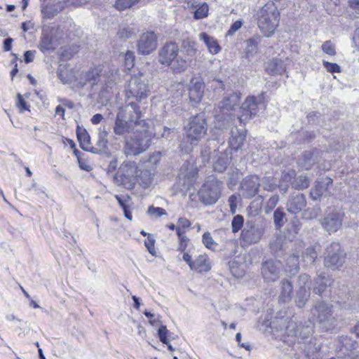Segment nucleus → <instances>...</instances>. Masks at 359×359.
Segmentation results:
<instances>
[{
	"label": "nucleus",
	"mask_w": 359,
	"mask_h": 359,
	"mask_svg": "<svg viewBox=\"0 0 359 359\" xmlns=\"http://www.w3.org/2000/svg\"><path fill=\"white\" fill-rule=\"evenodd\" d=\"M142 112L136 102H130L119 108L114 126L116 135H123L133 131V136L126 141L124 153L126 156H137L146 151L151 144L155 133L150 130L147 120L142 118Z\"/></svg>",
	"instance_id": "obj_1"
},
{
	"label": "nucleus",
	"mask_w": 359,
	"mask_h": 359,
	"mask_svg": "<svg viewBox=\"0 0 359 359\" xmlns=\"http://www.w3.org/2000/svg\"><path fill=\"white\" fill-rule=\"evenodd\" d=\"M158 62L169 68L174 74H182L187 70L191 59L180 55L178 44L175 41H167L160 48L158 53Z\"/></svg>",
	"instance_id": "obj_2"
},
{
	"label": "nucleus",
	"mask_w": 359,
	"mask_h": 359,
	"mask_svg": "<svg viewBox=\"0 0 359 359\" xmlns=\"http://www.w3.org/2000/svg\"><path fill=\"white\" fill-rule=\"evenodd\" d=\"M142 171L134 161H124L114 175V182L128 190L133 189L140 182Z\"/></svg>",
	"instance_id": "obj_3"
},
{
	"label": "nucleus",
	"mask_w": 359,
	"mask_h": 359,
	"mask_svg": "<svg viewBox=\"0 0 359 359\" xmlns=\"http://www.w3.org/2000/svg\"><path fill=\"white\" fill-rule=\"evenodd\" d=\"M208 121L204 113L191 116L184 126L185 140L191 146L197 145L207 135Z\"/></svg>",
	"instance_id": "obj_4"
},
{
	"label": "nucleus",
	"mask_w": 359,
	"mask_h": 359,
	"mask_svg": "<svg viewBox=\"0 0 359 359\" xmlns=\"http://www.w3.org/2000/svg\"><path fill=\"white\" fill-rule=\"evenodd\" d=\"M222 187L221 181L214 176H209L198 192L200 201L206 205L216 203L221 196Z\"/></svg>",
	"instance_id": "obj_5"
},
{
	"label": "nucleus",
	"mask_w": 359,
	"mask_h": 359,
	"mask_svg": "<svg viewBox=\"0 0 359 359\" xmlns=\"http://www.w3.org/2000/svg\"><path fill=\"white\" fill-rule=\"evenodd\" d=\"M111 76H112V73L106 71L104 64H94L87 71L80 74V82L77 85L81 88L88 83L91 87H94L98 85L102 79L104 83H107Z\"/></svg>",
	"instance_id": "obj_6"
},
{
	"label": "nucleus",
	"mask_w": 359,
	"mask_h": 359,
	"mask_svg": "<svg viewBox=\"0 0 359 359\" xmlns=\"http://www.w3.org/2000/svg\"><path fill=\"white\" fill-rule=\"evenodd\" d=\"M264 93H261L258 97L250 95L248 96L240 107L238 116L241 124L245 125L248 121L255 117L258 112L259 104L264 103Z\"/></svg>",
	"instance_id": "obj_7"
},
{
	"label": "nucleus",
	"mask_w": 359,
	"mask_h": 359,
	"mask_svg": "<svg viewBox=\"0 0 359 359\" xmlns=\"http://www.w3.org/2000/svg\"><path fill=\"white\" fill-rule=\"evenodd\" d=\"M279 21L280 13L276 9L269 11L263 8L258 19V26L265 36L270 37L275 33Z\"/></svg>",
	"instance_id": "obj_8"
},
{
	"label": "nucleus",
	"mask_w": 359,
	"mask_h": 359,
	"mask_svg": "<svg viewBox=\"0 0 359 359\" xmlns=\"http://www.w3.org/2000/svg\"><path fill=\"white\" fill-rule=\"evenodd\" d=\"M264 232V228L248 222L241 233L239 238L241 245L243 248H246L259 243L262 240Z\"/></svg>",
	"instance_id": "obj_9"
},
{
	"label": "nucleus",
	"mask_w": 359,
	"mask_h": 359,
	"mask_svg": "<svg viewBox=\"0 0 359 359\" xmlns=\"http://www.w3.org/2000/svg\"><path fill=\"white\" fill-rule=\"evenodd\" d=\"M324 264L327 268L338 269L344 262L346 254L339 243H332L326 249Z\"/></svg>",
	"instance_id": "obj_10"
},
{
	"label": "nucleus",
	"mask_w": 359,
	"mask_h": 359,
	"mask_svg": "<svg viewBox=\"0 0 359 359\" xmlns=\"http://www.w3.org/2000/svg\"><path fill=\"white\" fill-rule=\"evenodd\" d=\"M182 259L187 264L191 271L198 273H206L212 268L210 259L206 253L198 255L195 259H192L189 253H184Z\"/></svg>",
	"instance_id": "obj_11"
},
{
	"label": "nucleus",
	"mask_w": 359,
	"mask_h": 359,
	"mask_svg": "<svg viewBox=\"0 0 359 359\" xmlns=\"http://www.w3.org/2000/svg\"><path fill=\"white\" fill-rule=\"evenodd\" d=\"M344 212L334 208H329L327 215L324 217L322 225L329 233L337 231L342 226Z\"/></svg>",
	"instance_id": "obj_12"
},
{
	"label": "nucleus",
	"mask_w": 359,
	"mask_h": 359,
	"mask_svg": "<svg viewBox=\"0 0 359 359\" xmlns=\"http://www.w3.org/2000/svg\"><path fill=\"white\" fill-rule=\"evenodd\" d=\"M158 37L153 31L142 33L137 41V52L142 55H149L157 48Z\"/></svg>",
	"instance_id": "obj_13"
},
{
	"label": "nucleus",
	"mask_w": 359,
	"mask_h": 359,
	"mask_svg": "<svg viewBox=\"0 0 359 359\" xmlns=\"http://www.w3.org/2000/svg\"><path fill=\"white\" fill-rule=\"evenodd\" d=\"M205 83L200 77H193L188 88L189 101L193 104H199L204 95Z\"/></svg>",
	"instance_id": "obj_14"
},
{
	"label": "nucleus",
	"mask_w": 359,
	"mask_h": 359,
	"mask_svg": "<svg viewBox=\"0 0 359 359\" xmlns=\"http://www.w3.org/2000/svg\"><path fill=\"white\" fill-rule=\"evenodd\" d=\"M58 77L65 84H72L73 88L81 89L77 84L80 82V74L74 69L65 66L59 70Z\"/></svg>",
	"instance_id": "obj_15"
},
{
	"label": "nucleus",
	"mask_w": 359,
	"mask_h": 359,
	"mask_svg": "<svg viewBox=\"0 0 359 359\" xmlns=\"http://www.w3.org/2000/svg\"><path fill=\"white\" fill-rule=\"evenodd\" d=\"M279 262L266 260L262 264V274L267 282H273L279 278Z\"/></svg>",
	"instance_id": "obj_16"
},
{
	"label": "nucleus",
	"mask_w": 359,
	"mask_h": 359,
	"mask_svg": "<svg viewBox=\"0 0 359 359\" xmlns=\"http://www.w3.org/2000/svg\"><path fill=\"white\" fill-rule=\"evenodd\" d=\"M134 82L136 87L130 89L126 93V97L128 99L135 98L137 102H140L148 97L149 90L147 85L141 82L138 78H135Z\"/></svg>",
	"instance_id": "obj_17"
},
{
	"label": "nucleus",
	"mask_w": 359,
	"mask_h": 359,
	"mask_svg": "<svg viewBox=\"0 0 359 359\" xmlns=\"http://www.w3.org/2000/svg\"><path fill=\"white\" fill-rule=\"evenodd\" d=\"M53 27L49 28V30H43L41 34V40L38 45L39 49L42 53L54 50V39L52 34Z\"/></svg>",
	"instance_id": "obj_18"
},
{
	"label": "nucleus",
	"mask_w": 359,
	"mask_h": 359,
	"mask_svg": "<svg viewBox=\"0 0 359 359\" xmlns=\"http://www.w3.org/2000/svg\"><path fill=\"white\" fill-rule=\"evenodd\" d=\"M199 39L204 42L210 54L217 55L221 51L222 47L218 40L206 32H201L199 34Z\"/></svg>",
	"instance_id": "obj_19"
},
{
	"label": "nucleus",
	"mask_w": 359,
	"mask_h": 359,
	"mask_svg": "<svg viewBox=\"0 0 359 359\" xmlns=\"http://www.w3.org/2000/svg\"><path fill=\"white\" fill-rule=\"evenodd\" d=\"M306 202L303 194L292 196L288 201L287 210L294 214L299 212L305 206Z\"/></svg>",
	"instance_id": "obj_20"
},
{
	"label": "nucleus",
	"mask_w": 359,
	"mask_h": 359,
	"mask_svg": "<svg viewBox=\"0 0 359 359\" xmlns=\"http://www.w3.org/2000/svg\"><path fill=\"white\" fill-rule=\"evenodd\" d=\"M76 133L77 140L81 148L86 151H93V148L91 147L90 143V137L87 130L85 128L77 126Z\"/></svg>",
	"instance_id": "obj_21"
},
{
	"label": "nucleus",
	"mask_w": 359,
	"mask_h": 359,
	"mask_svg": "<svg viewBox=\"0 0 359 359\" xmlns=\"http://www.w3.org/2000/svg\"><path fill=\"white\" fill-rule=\"evenodd\" d=\"M114 198L116 199L118 205L121 207L123 211L124 216L130 221L133 219V215L130 210V203L132 198L128 194L123 196L115 195Z\"/></svg>",
	"instance_id": "obj_22"
},
{
	"label": "nucleus",
	"mask_w": 359,
	"mask_h": 359,
	"mask_svg": "<svg viewBox=\"0 0 359 359\" xmlns=\"http://www.w3.org/2000/svg\"><path fill=\"white\" fill-rule=\"evenodd\" d=\"M196 41L187 38L182 41V48H183L182 55L183 57L187 58L193 57L196 56L197 53Z\"/></svg>",
	"instance_id": "obj_23"
},
{
	"label": "nucleus",
	"mask_w": 359,
	"mask_h": 359,
	"mask_svg": "<svg viewBox=\"0 0 359 359\" xmlns=\"http://www.w3.org/2000/svg\"><path fill=\"white\" fill-rule=\"evenodd\" d=\"M321 346L316 342L309 341L306 345L304 352L306 359H320Z\"/></svg>",
	"instance_id": "obj_24"
},
{
	"label": "nucleus",
	"mask_w": 359,
	"mask_h": 359,
	"mask_svg": "<svg viewBox=\"0 0 359 359\" xmlns=\"http://www.w3.org/2000/svg\"><path fill=\"white\" fill-rule=\"evenodd\" d=\"M176 236L177 238V250L182 253V255H184V253H188L187 250L191 244V239L187 234V232L178 231Z\"/></svg>",
	"instance_id": "obj_25"
},
{
	"label": "nucleus",
	"mask_w": 359,
	"mask_h": 359,
	"mask_svg": "<svg viewBox=\"0 0 359 359\" xmlns=\"http://www.w3.org/2000/svg\"><path fill=\"white\" fill-rule=\"evenodd\" d=\"M245 137L246 135L243 132H237L236 134H233V133L231 132V135L229 140V147L231 149L237 151L243 145Z\"/></svg>",
	"instance_id": "obj_26"
},
{
	"label": "nucleus",
	"mask_w": 359,
	"mask_h": 359,
	"mask_svg": "<svg viewBox=\"0 0 359 359\" xmlns=\"http://www.w3.org/2000/svg\"><path fill=\"white\" fill-rule=\"evenodd\" d=\"M282 291L279 297V301L281 302H287L290 300L292 293V283L287 280L282 281Z\"/></svg>",
	"instance_id": "obj_27"
},
{
	"label": "nucleus",
	"mask_w": 359,
	"mask_h": 359,
	"mask_svg": "<svg viewBox=\"0 0 359 359\" xmlns=\"http://www.w3.org/2000/svg\"><path fill=\"white\" fill-rule=\"evenodd\" d=\"M191 7L196 8L194 12V18L196 20L205 18L209 15V6L205 2L199 4L196 6H194L193 4Z\"/></svg>",
	"instance_id": "obj_28"
},
{
	"label": "nucleus",
	"mask_w": 359,
	"mask_h": 359,
	"mask_svg": "<svg viewBox=\"0 0 359 359\" xmlns=\"http://www.w3.org/2000/svg\"><path fill=\"white\" fill-rule=\"evenodd\" d=\"M246 48L245 50V57L250 59L257 53L258 41L255 39H249L246 40Z\"/></svg>",
	"instance_id": "obj_29"
},
{
	"label": "nucleus",
	"mask_w": 359,
	"mask_h": 359,
	"mask_svg": "<svg viewBox=\"0 0 359 359\" xmlns=\"http://www.w3.org/2000/svg\"><path fill=\"white\" fill-rule=\"evenodd\" d=\"M138 30L137 28L127 26L118 29L117 36L120 39L126 40L135 36Z\"/></svg>",
	"instance_id": "obj_30"
},
{
	"label": "nucleus",
	"mask_w": 359,
	"mask_h": 359,
	"mask_svg": "<svg viewBox=\"0 0 359 359\" xmlns=\"http://www.w3.org/2000/svg\"><path fill=\"white\" fill-rule=\"evenodd\" d=\"M140 1V0H116L114 6L116 10L121 11L132 8Z\"/></svg>",
	"instance_id": "obj_31"
},
{
	"label": "nucleus",
	"mask_w": 359,
	"mask_h": 359,
	"mask_svg": "<svg viewBox=\"0 0 359 359\" xmlns=\"http://www.w3.org/2000/svg\"><path fill=\"white\" fill-rule=\"evenodd\" d=\"M285 213L280 208H277L273 213V220L276 229H280L284 224Z\"/></svg>",
	"instance_id": "obj_32"
},
{
	"label": "nucleus",
	"mask_w": 359,
	"mask_h": 359,
	"mask_svg": "<svg viewBox=\"0 0 359 359\" xmlns=\"http://www.w3.org/2000/svg\"><path fill=\"white\" fill-rule=\"evenodd\" d=\"M202 243L206 248L211 250H215L217 245V243L214 241L211 233L209 231H206L203 234Z\"/></svg>",
	"instance_id": "obj_33"
},
{
	"label": "nucleus",
	"mask_w": 359,
	"mask_h": 359,
	"mask_svg": "<svg viewBox=\"0 0 359 359\" xmlns=\"http://www.w3.org/2000/svg\"><path fill=\"white\" fill-rule=\"evenodd\" d=\"M135 56L133 51L128 50L124 56L123 66L126 71L132 69L135 65Z\"/></svg>",
	"instance_id": "obj_34"
},
{
	"label": "nucleus",
	"mask_w": 359,
	"mask_h": 359,
	"mask_svg": "<svg viewBox=\"0 0 359 359\" xmlns=\"http://www.w3.org/2000/svg\"><path fill=\"white\" fill-rule=\"evenodd\" d=\"M244 224V217L241 215H237L233 217L231 221L232 232L236 233L241 230Z\"/></svg>",
	"instance_id": "obj_35"
},
{
	"label": "nucleus",
	"mask_w": 359,
	"mask_h": 359,
	"mask_svg": "<svg viewBox=\"0 0 359 359\" xmlns=\"http://www.w3.org/2000/svg\"><path fill=\"white\" fill-rule=\"evenodd\" d=\"M58 11L55 8L54 5H46L41 8V13L43 17L46 19H51L54 18Z\"/></svg>",
	"instance_id": "obj_36"
},
{
	"label": "nucleus",
	"mask_w": 359,
	"mask_h": 359,
	"mask_svg": "<svg viewBox=\"0 0 359 359\" xmlns=\"http://www.w3.org/2000/svg\"><path fill=\"white\" fill-rule=\"evenodd\" d=\"M191 222L189 219L186 218L185 217H181L178 218L177 232H178V231L187 232V230L191 229Z\"/></svg>",
	"instance_id": "obj_37"
},
{
	"label": "nucleus",
	"mask_w": 359,
	"mask_h": 359,
	"mask_svg": "<svg viewBox=\"0 0 359 359\" xmlns=\"http://www.w3.org/2000/svg\"><path fill=\"white\" fill-rule=\"evenodd\" d=\"M315 283L317 286L314 287V292L316 294H321L327 287V280H325V277L319 276L317 278H316Z\"/></svg>",
	"instance_id": "obj_38"
},
{
	"label": "nucleus",
	"mask_w": 359,
	"mask_h": 359,
	"mask_svg": "<svg viewBox=\"0 0 359 359\" xmlns=\"http://www.w3.org/2000/svg\"><path fill=\"white\" fill-rule=\"evenodd\" d=\"M227 159L223 157H219L213 164L215 171L223 172L227 168Z\"/></svg>",
	"instance_id": "obj_39"
},
{
	"label": "nucleus",
	"mask_w": 359,
	"mask_h": 359,
	"mask_svg": "<svg viewBox=\"0 0 359 359\" xmlns=\"http://www.w3.org/2000/svg\"><path fill=\"white\" fill-rule=\"evenodd\" d=\"M321 48L323 51L328 55L334 56L337 53L335 46L330 40L325 41Z\"/></svg>",
	"instance_id": "obj_40"
},
{
	"label": "nucleus",
	"mask_w": 359,
	"mask_h": 359,
	"mask_svg": "<svg viewBox=\"0 0 359 359\" xmlns=\"http://www.w3.org/2000/svg\"><path fill=\"white\" fill-rule=\"evenodd\" d=\"M16 107L18 109L20 113H23L25 111H30L29 106L25 100L22 95L20 93L17 95Z\"/></svg>",
	"instance_id": "obj_41"
},
{
	"label": "nucleus",
	"mask_w": 359,
	"mask_h": 359,
	"mask_svg": "<svg viewBox=\"0 0 359 359\" xmlns=\"http://www.w3.org/2000/svg\"><path fill=\"white\" fill-rule=\"evenodd\" d=\"M323 65L325 68L327 72L334 74V73H340L341 72V69L340 66L334 62H330L325 60L323 61Z\"/></svg>",
	"instance_id": "obj_42"
},
{
	"label": "nucleus",
	"mask_w": 359,
	"mask_h": 359,
	"mask_svg": "<svg viewBox=\"0 0 359 359\" xmlns=\"http://www.w3.org/2000/svg\"><path fill=\"white\" fill-rule=\"evenodd\" d=\"M155 239L152 237L151 234H148V237L144 241V245L148 250V252L151 255H155L156 252L155 249Z\"/></svg>",
	"instance_id": "obj_43"
},
{
	"label": "nucleus",
	"mask_w": 359,
	"mask_h": 359,
	"mask_svg": "<svg viewBox=\"0 0 359 359\" xmlns=\"http://www.w3.org/2000/svg\"><path fill=\"white\" fill-rule=\"evenodd\" d=\"M169 331L167 329L165 325H161L158 330V335L160 341L164 344H168L169 339H168Z\"/></svg>",
	"instance_id": "obj_44"
},
{
	"label": "nucleus",
	"mask_w": 359,
	"mask_h": 359,
	"mask_svg": "<svg viewBox=\"0 0 359 359\" xmlns=\"http://www.w3.org/2000/svg\"><path fill=\"white\" fill-rule=\"evenodd\" d=\"M79 163V168L85 171L90 172L92 170V167L88 163L87 160L82 157L81 153L79 151L78 155H75Z\"/></svg>",
	"instance_id": "obj_45"
},
{
	"label": "nucleus",
	"mask_w": 359,
	"mask_h": 359,
	"mask_svg": "<svg viewBox=\"0 0 359 359\" xmlns=\"http://www.w3.org/2000/svg\"><path fill=\"white\" fill-rule=\"evenodd\" d=\"M148 213L156 217H160L161 216L167 215L165 210L163 209V208L154 207L153 205L149 207Z\"/></svg>",
	"instance_id": "obj_46"
},
{
	"label": "nucleus",
	"mask_w": 359,
	"mask_h": 359,
	"mask_svg": "<svg viewBox=\"0 0 359 359\" xmlns=\"http://www.w3.org/2000/svg\"><path fill=\"white\" fill-rule=\"evenodd\" d=\"M107 133L103 131L99 135L97 146L100 150H105L107 149L108 140L107 139Z\"/></svg>",
	"instance_id": "obj_47"
},
{
	"label": "nucleus",
	"mask_w": 359,
	"mask_h": 359,
	"mask_svg": "<svg viewBox=\"0 0 359 359\" xmlns=\"http://www.w3.org/2000/svg\"><path fill=\"white\" fill-rule=\"evenodd\" d=\"M310 182L309 178L306 176H299L297 178V187L299 189H304L309 187Z\"/></svg>",
	"instance_id": "obj_48"
},
{
	"label": "nucleus",
	"mask_w": 359,
	"mask_h": 359,
	"mask_svg": "<svg viewBox=\"0 0 359 359\" xmlns=\"http://www.w3.org/2000/svg\"><path fill=\"white\" fill-rule=\"evenodd\" d=\"M62 142L65 145H69L70 147V148L73 150L74 155H78L79 154V151L77 149L76 144L73 140L66 137H62Z\"/></svg>",
	"instance_id": "obj_49"
},
{
	"label": "nucleus",
	"mask_w": 359,
	"mask_h": 359,
	"mask_svg": "<svg viewBox=\"0 0 359 359\" xmlns=\"http://www.w3.org/2000/svg\"><path fill=\"white\" fill-rule=\"evenodd\" d=\"M161 156L162 155L160 151H154L149 155L148 162H149L154 165H156L160 163Z\"/></svg>",
	"instance_id": "obj_50"
},
{
	"label": "nucleus",
	"mask_w": 359,
	"mask_h": 359,
	"mask_svg": "<svg viewBox=\"0 0 359 359\" xmlns=\"http://www.w3.org/2000/svg\"><path fill=\"white\" fill-rule=\"evenodd\" d=\"M316 309L318 313H325V316L332 314V306H327L323 302H320L316 306Z\"/></svg>",
	"instance_id": "obj_51"
},
{
	"label": "nucleus",
	"mask_w": 359,
	"mask_h": 359,
	"mask_svg": "<svg viewBox=\"0 0 359 359\" xmlns=\"http://www.w3.org/2000/svg\"><path fill=\"white\" fill-rule=\"evenodd\" d=\"M236 97V101L239 100V97L237 95H231L227 97H225L222 101V105L221 106V108L223 109H226V110L233 109L234 105L233 104L231 105L229 103L230 102L231 97Z\"/></svg>",
	"instance_id": "obj_52"
},
{
	"label": "nucleus",
	"mask_w": 359,
	"mask_h": 359,
	"mask_svg": "<svg viewBox=\"0 0 359 359\" xmlns=\"http://www.w3.org/2000/svg\"><path fill=\"white\" fill-rule=\"evenodd\" d=\"M243 25V22L241 20L235 21L227 31L226 34L228 36L233 35L236 31H238Z\"/></svg>",
	"instance_id": "obj_53"
},
{
	"label": "nucleus",
	"mask_w": 359,
	"mask_h": 359,
	"mask_svg": "<svg viewBox=\"0 0 359 359\" xmlns=\"http://www.w3.org/2000/svg\"><path fill=\"white\" fill-rule=\"evenodd\" d=\"M13 57V59L11 60V64L13 65V69L11 71V77L13 80V78L16 76L18 72V63L17 61L18 60V55L15 53L11 54Z\"/></svg>",
	"instance_id": "obj_54"
},
{
	"label": "nucleus",
	"mask_w": 359,
	"mask_h": 359,
	"mask_svg": "<svg viewBox=\"0 0 359 359\" xmlns=\"http://www.w3.org/2000/svg\"><path fill=\"white\" fill-rule=\"evenodd\" d=\"M228 202L230 207V212L234 214L237 208V196L234 194L230 196Z\"/></svg>",
	"instance_id": "obj_55"
},
{
	"label": "nucleus",
	"mask_w": 359,
	"mask_h": 359,
	"mask_svg": "<svg viewBox=\"0 0 359 359\" xmlns=\"http://www.w3.org/2000/svg\"><path fill=\"white\" fill-rule=\"evenodd\" d=\"M279 201V196L278 195H273L270 197L266 203V208L269 210H273L278 204Z\"/></svg>",
	"instance_id": "obj_56"
},
{
	"label": "nucleus",
	"mask_w": 359,
	"mask_h": 359,
	"mask_svg": "<svg viewBox=\"0 0 359 359\" xmlns=\"http://www.w3.org/2000/svg\"><path fill=\"white\" fill-rule=\"evenodd\" d=\"M230 269L232 274L236 278L241 277L244 274L243 270H240L238 269L237 263H233V264L230 266Z\"/></svg>",
	"instance_id": "obj_57"
},
{
	"label": "nucleus",
	"mask_w": 359,
	"mask_h": 359,
	"mask_svg": "<svg viewBox=\"0 0 359 359\" xmlns=\"http://www.w3.org/2000/svg\"><path fill=\"white\" fill-rule=\"evenodd\" d=\"M144 314L149 319V322L151 325H156L160 322L159 319L155 318L154 315L149 311H145Z\"/></svg>",
	"instance_id": "obj_58"
},
{
	"label": "nucleus",
	"mask_w": 359,
	"mask_h": 359,
	"mask_svg": "<svg viewBox=\"0 0 359 359\" xmlns=\"http://www.w3.org/2000/svg\"><path fill=\"white\" fill-rule=\"evenodd\" d=\"M35 51L27 50L24 54V60L26 63L32 62L34 60Z\"/></svg>",
	"instance_id": "obj_59"
},
{
	"label": "nucleus",
	"mask_w": 359,
	"mask_h": 359,
	"mask_svg": "<svg viewBox=\"0 0 359 359\" xmlns=\"http://www.w3.org/2000/svg\"><path fill=\"white\" fill-rule=\"evenodd\" d=\"M12 42L13 39L11 38H7L4 41V51L8 52L10 51L12 48Z\"/></svg>",
	"instance_id": "obj_60"
},
{
	"label": "nucleus",
	"mask_w": 359,
	"mask_h": 359,
	"mask_svg": "<svg viewBox=\"0 0 359 359\" xmlns=\"http://www.w3.org/2000/svg\"><path fill=\"white\" fill-rule=\"evenodd\" d=\"M59 102L60 103H62V104L64 107H66L69 109H73L74 107V102L72 100H68V99H65V98L60 99Z\"/></svg>",
	"instance_id": "obj_61"
},
{
	"label": "nucleus",
	"mask_w": 359,
	"mask_h": 359,
	"mask_svg": "<svg viewBox=\"0 0 359 359\" xmlns=\"http://www.w3.org/2000/svg\"><path fill=\"white\" fill-rule=\"evenodd\" d=\"M104 119L103 116L101 114H96L93 116L90 121L93 125L99 124Z\"/></svg>",
	"instance_id": "obj_62"
},
{
	"label": "nucleus",
	"mask_w": 359,
	"mask_h": 359,
	"mask_svg": "<svg viewBox=\"0 0 359 359\" xmlns=\"http://www.w3.org/2000/svg\"><path fill=\"white\" fill-rule=\"evenodd\" d=\"M65 110L64 107L61 105H58L55 108V114L60 116V117L62 119H65Z\"/></svg>",
	"instance_id": "obj_63"
},
{
	"label": "nucleus",
	"mask_w": 359,
	"mask_h": 359,
	"mask_svg": "<svg viewBox=\"0 0 359 359\" xmlns=\"http://www.w3.org/2000/svg\"><path fill=\"white\" fill-rule=\"evenodd\" d=\"M353 41L355 47L359 49V27L354 32Z\"/></svg>",
	"instance_id": "obj_64"
}]
</instances>
